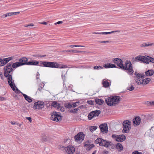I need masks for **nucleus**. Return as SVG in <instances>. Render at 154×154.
<instances>
[{
    "instance_id": "obj_30",
    "label": "nucleus",
    "mask_w": 154,
    "mask_h": 154,
    "mask_svg": "<svg viewBox=\"0 0 154 154\" xmlns=\"http://www.w3.org/2000/svg\"><path fill=\"white\" fill-rule=\"evenodd\" d=\"M44 107V103L42 101H39V109H42Z\"/></svg>"
},
{
    "instance_id": "obj_50",
    "label": "nucleus",
    "mask_w": 154,
    "mask_h": 154,
    "mask_svg": "<svg viewBox=\"0 0 154 154\" xmlns=\"http://www.w3.org/2000/svg\"><path fill=\"white\" fill-rule=\"evenodd\" d=\"M116 66L115 64H110V66L109 67V68H116Z\"/></svg>"
},
{
    "instance_id": "obj_3",
    "label": "nucleus",
    "mask_w": 154,
    "mask_h": 154,
    "mask_svg": "<svg viewBox=\"0 0 154 154\" xmlns=\"http://www.w3.org/2000/svg\"><path fill=\"white\" fill-rule=\"evenodd\" d=\"M120 100L121 98L119 96H114L107 98L105 101L109 106H115L119 103Z\"/></svg>"
},
{
    "instance_id": "obj_17",
    "label": "nucleus",
    "mask_w": 154,
    "mask_h": 154,
    "mask_svg": "<svg viewBox=\"0 0 154 154\" xmlns=\"http://www.w3.org/2000/svg\"><path fill=\"white\" fill-rule=\"evenodd\" d=\"M126 138L125 136L123 134L118 135L116 141L119 142H122L124 141Z\"/></svg>"
},
{
    "instance_id": "obj_4",
    "label": "nucleus",
    "mask_w": 154,
    "mask_h": 154,
    "mask_svg": "<svg viewBox=\"0 0 154 154\" xmlns=\"http://www.w3.org/2000/svg\"><path fill=\"white\" fill-rule=\"evenodd\" d=\"M95 143L98 144L99 146L108 147L109 146L111 145L112 143L111 142L108 141L104 140L101 138H98L95 141Z\"/></svg>"
},
{
    "instance_id": "obj_15",
    "label": "nucleus",
    "mask_w": 154,
    "mask_h": 154,
    "mask_svg": "<svg viewBox=\"0 0 154 154\" xmlns=\"http://www.w3.org/2000/svg\"><path fill=\"white\" fill-rule=\"evenodd\" d=\"M150 80V79L146 78L144 79H143V80L141 82L138 81L137 83L139 85H144L148 84Z\"/></svg>"
},
{
    "instance_id": "obj_31",
    "label": "nucleus",
    "mask_w": 154,
    "mask_h": 154,
    "mask_svg": "<svg viewBox=\"0 0 154 154\" xmlns=\"http://www.w3.org/2000/svg\"><path fill=\"white\" fill-rule=\"evenodd\" d=\"M63 72H62V78L63 79V86H65L66 88V87L65 85V74H63Z\"/></svg>"
},
{
    "instance_id": "obj_40",
    "label": "nucleus",
    "mask_w": 154,
    "mask_h": 154,
    "mask_svg": "<svg viewBox=\"0 0 154 154\" xmlns=\"http://www.w3.org/2000/svg\"><path fill=\"white\" fill-rule=\"evenodd\" d=\"M65 106L67 108H71L72 107L71 104L69 103H66L65 104Z\"/></svg>"
},
{
    "instance_id": "obj_51",
    "label": "nucleus",
    "mask_w": 154,
    "mask_h": 154,
    "mask_svg": "<svg viewBox=\"0 0 154 154\" xmlns=\"http://www.w3.org/2000/svg\"><path fill=\"white\" fill-rule=\"evenodd\" d=\"M103 67L106 68H109V67L108 66V65H107V63H105L103 65Z\"/></svg>"
},
{
    "instance_id": "obj_22",
    "label": "nucleus",
    "mask_w": 154,
    "mask_h": 154,
    "mask_svg": "<svg viewBox=\"0 0 154 154\" xmlns=\"http://www.w3.org/2000/svg\"><path fill=\"white\" fill-rule=\"evenodd\" d=\"M154 73V71L152 69H149L145 72V75L147 76H151L153 75Z\"/></svg>"
},
{
    "instance_id": "obj_27",
    "label": "nucleus",
    "mask_w": 154,
    "mask_h": 154,
    "mask_svg": "<svg viewBox=\"0 0 154 154\" xmlns=\"http://www.w3.org/2000/svg\"><path fill=\"white\" fill-rule=\"evenodd\" d=\"M95 101L96 103L99 105L102 104L104 102V101L101 99L96 98L95 99Z\"/></svg>"
},
{
    "instance_id": "obj_46",
    "label": "nucleus",
    "mask_w": 154,
    "mask_h": 154,
    "mask_svg": "<svg viewBox=\"0 0 154 154\" xmlns=\"http://www.w3.org/2000/svg\"><path fill=\"white\" fill-rule=\"evenodd\" d=\"M88 103L89 104L91 105H94V102L92 100L88 101Z\"/></svg>"
},
{
    "instance_id": "obj_28",
    "label": "nucleus",
    "mask_w": 154,
    "mask_h": 154,
    "mask_svg": "<svg viewBox=\"0 0 154 154\" xmlns=\"http://www.w3.org/2000/svg\"><path fill=\"white\" fill-rule=\"evenodd\" d=\"M66 52H70L73 53H78L82 52V51H77L76 50H67L64 51Z\"/></svg>"
},
{
    "instance_id": "obj_62",
    "label": "nucleus",
    "mask_w": 154,
    "mask_h": 154,
    "mask_svg": "<svg viewBox=\"0 0 154 154\" xmlns=\"http://www.w3.org/2000/svg\"><path fill=\"white\" fill-rule=\"evenodd\" d=\"M46 56V55H39V57H45Z\"/></svg>"
},
{
    "instance_id": "obj_38",
    "label": "nucleus",
    "mask_w": 154,
    "mask_h": 154,
    "mask_svg": "<svg viewBox=\"0 0 154 154\" xmlns=\"http://www.w3.org/2000/svg\"><path fill=\"white\" fill-rule=\"evenodd\" d=\"M38 107V101L35 102L34 103L33 108L34 109H36L37 107Z\"/></svg>"
},
{
    "instance_id": "obj_26",
    "label": "nucleus",
    "mask_w": 154,
    "mask_h": 154,
    "mask_svg": "<svg viewBox=\"0 0 154 154\" xmlns=\"http://www.w3.org/2000/svg\"><path fill=\"white\" fill-rule=\"evenodd\" d=\"M51 105L54 107L57 108L58 109H59L60 106V104L56 101H54L52 103Z\"/></svg>"
},
{
    "instance_id": "obj_19",
    "label": "nucleus",
    "mask_w": 154,
    "mask_h": 154,
    "mask_svg": "<svg viewBox=\"0 0 154 154\" xmlns=\"http://www.w3.org/2000/svg\"><path fill=\"white\" fill-rule=\"evenodd\" d=\"M84 146L86 147V149L88 150H90L94 146V145L93 144H90L88 143H85Z\"/></svg>"
},
{
    "instance_id": "obj_23",
    "label": "nucleus",
    "mask_w": 154,
    "mask_h": 154,
    "mask_svg": "<svg viewBox=\"0 0 154 154\" xmlns=\"http://www.w3.org/2000/svg\"><path fill=\"white\" fill-rule=\"evenodd\" d=\"M116 149L119 152L122 151L123 149V147L122 144L120 143H117L116 144Z\"/></svg>"
},
{
    "instance_id": "obj_36",
    "label": "nucleus",
    "mask_w": 154,
    "mask_h": 154,
    "mask_svg": "<svg viewBox=\"0 0 154 154\" xmlns=\"http://www.w3.org/2000/svg\"><path fill=\"white\" fill-rule=\"evenodd\" d=\"M7 63L6 61L4 60V59H2V63H1L0 66H5Z\"/></svg>"
},
{
    "instance_id": "obj_8",
    "label": "nucleus",
    "mask_w": 154,
    "mask_h": 154,
    "mask_svg": "<svg viewBox=\"0 0 154 154\" xmlns=\"http://www.w3.org/2000/svg\"><path fill=\"white\" fill-rule=\"evenodd\" d=\"M137 59L146 64H148L150 62L154 63V59L148 56H139L137 57Z\"/></svg>"
},
{
    "instance_id": "obj_57",
    "label": "nucleus",
    "mask_w": 154,
    "mask_h": 154,
    "mask_svg": "<svg viewBox=\"0 0 154 154\" xmlns=\"http://www.w3.org/2000/svg\"><path fill=\"white\" fill-rule=\"evenodd\" d=\"M143 78H144V76L143 77H142V78H140L138 80H139V81L140 82H141V81H142V80H143Z\"/></svg>"
},
{
    "instance_id": "obj_55",
    "label": "nucleus",
    "mask_w": 154,
    "mask_h": 154,
    "mask_svg": "<svg viewBox=\"0 0 154 154\" xmlns=\"http://www.w3.org/2000/svg\"><path fill=\"white\" fill-rule=\"evenodd\" d=\"M92 34H102V32H93L92 33Z\"/></svg>"
},
{
    "instance_id": "obj_44",
    "label": "nucleus",
    "mask_w": 154,
    "mask_h": 154,
    "mask_svg": "<svg viewBox=\"0 0 154 154\" xmlns=\"http://www.w3.org/2000/svg\"><path fill=\"white\" fill-rule=\"evenodd\" d=\"M118 136V135H116V134H114L112 135V137L113 139H114L116 141Z\"/></svg>"
},
{
    "instance_id": "obj_48",
    "label": "nucleus",
    "mask_w": 154,
    "mask_h": 154,
    "mask_svg": "<svg viewBox=\"0 0 154 154\" xmlns=\"http://www.w3.org/2000/svg\"><path fill=\"white\" fill-rule=\"evenodd\" d=\"M45 84L44 83L42 82L40 83L39 84V86L42 89V88H43L45 85Z\"/></svg>"
},
{
    "instance_id": "obj_18",
    "label": "nucleus",
    "mask_w": 154,
    "mask_h": 154,
    "mask_svg": "<svg viewBox=\"0 0 154 154\" xmlns=\"http://www.w3.org/2000/svg\"><path fill=\"white\" fill-rule=\"evenodd\" d=\"M133 123L136 125H139L140 123V117L137 116L133 119Z\"/></svg>"
},
{
    "instance_id": "obj_13",
    "label": "nucleus",
    "mask_w": 154,
    "mask_h": 154,
    "mask_svg": "<svg viewBox=\"0 0 154 154\" xmlns=\"http://www.w3.org/2000/svg\"><path fill=\"white\" fill-rule=\"evenodd\" d=\"M100 130L103 133H107L108 132V126L106 124L104 123L101 124L99 126Z\"/></svg>"
},
{
    "instance_id": "obj_29",
    "label": "nucleus",
    "mask_w": 154,
    "mask_h": 154,
    "mask_svg": "<svg viewBox=\"0 0 154 154\" xmlns=\"http://www.w3.org/2000/svg\"><path fill=\"white\" fill-rule=\"evenodd\" d=\"M145 103L147 106H154V101H147L145 102Z\"/></svg>"
},
{
    "instance_id": "obj_33",
    "label": "nucleus",
    "mask_w": 154,
    "mask_h": 154,
    "mask_svg": "<svg viewBox=\"0 0 154 154\" xmlns=\"http://www.w3.org/2000/svg\"><path fill=\"white\" fill-rule=\"evenodd\" d=\"M85 47L84 46L78 45H71L69 46V47L71 48H73L74 47Z\"/></svg>"
},
{
    "instance_id": "obj_2",
    "label": "nucleus",
    "mask_w": 154,
    "mask_h": 154,
    "mask_svg": "<svg viewBox=\"0 0 154 154\" xmlns=\"http://www.w3.org/2000/svg\"><path fill=\"white\" fill-rule=\"evenodd\" d=\"M40 65H39V66L50 68L60 69L68 68V66L66 65L59 64L55 62H49L46 61L42 62L41 61H40Z\"/></svg>"
},
{
    "instance_id": "obj_16",
    "label": "nucleus",
    "mask_w": 154,
    "mask_h": 154,
    "mask_svg": "<svg viewBox=\"0 0 154 154\" xmlns=\"http://www.w3.org/2000/svg\"><path fill=\"white\" fill-rule=\"evenodd\" d=\"M134 75H135L134 76V79L137 83L139 81L138 80L139 79L142 78V77H143L144 76L143 74H140L139 73L136 72L135 73Z\"/></svg>"
},
{
    "instance_id": "obj_54",
    "label": "nucleus",
    "mask_w": 154,
    "mask_h": 154,
    "mask_svg": "<svg viewBox=\"0 0 154 154\" xmlns=\"http://www.w3.org/2000/svg\"><path fill=\"white\" fill-rule=\"evenodd\" d=\"M63 23V22L62 21H59L56 23H55V24H61V23Z\"/></svg>"
},
{
    "instance_id": "obj_1",
    "label": "nucleus",
    "mask_w": 154,
    "mask_h": 154,
    "mask_svg": "<svg viewBox=\"0 0 154 154\" xmlns=\"http://www.w3.org/2000/svg\"><path fill=\"white\" fill-rule=\"evenodd\" d=\"M12 62H10L8 63L7 65L5 66L4 68V76L8 77V83L13 91L15 90V85L14 83V80L12 79V76L9 74L13 71V69L12 67Z\"/></svg>"
},
{
    "instance_id": "obj_35",
    "label": "nucleus",
    "mask_w": 154,
    "mask_h": 154,
    "mask_svg": "<svg viewBox=\"0 0 154 154\" xmlns=\"http://www.w3.org/2000/svg\"><path fill=\"white\" fill-rule=\"evenodd\" d=\"M118 31H115L110 32H102V34L107 35L109 34L112 33L114 32H119Z\"/></svg>"
},
{
    "instance_id": "obj_61",
    "label": "nucleus",
    "mask_w": 154,
    "mask_h": 154,
    "mask_svg": "<svg viewBox=\"0 0 154 154\" xmlns=\"http://www.w3.org/2000/svg\"><path fill=\"white\" fill-rule=\"evenodd\" d=\"M40 23L41 24H45V25H47L48 23L47 22H44L41 23Z\"/></svg>"
},
{
    "instance_id": "obj_41",
    "label": "nucleus",
    "mask_w": 154,
    "mask_h": 154,
    "mask_svg": "<svg viewBox=\"0 0 154 154\" xmlns=\"http://www.w3.org/2000/svg\"><path fill=\"white\" fill-rule=\"evenodd\" d=\"M11 15H11V13H7L5 14H4L3 15H2V17L3 18H4L5 17H7L8 16H11Z\"/></svg>"
},
{
    "instance_id": "obj_7",
    "label": "nucleus",
    "mask_w": 154,
    "mask_h": 154,
    "mask_svg": "<svg viewBox=\"0 0 154 154\" xmlns=\"http://www.w3.org/2000/svg\"><path fill=\"white\" fill-rule=\"evenodd\" d=\"M123 128L122 132L123 133L129 132L131 127V122L129 120H126L124 121L122 123Z\"/></svg>"
},
{
    "instance_id": "obj_6",
    "label": "nucleus",
    "mask_w": 154,
    "mask_h": 154,
    "mask_svg": "<svg viewBox=\"0 0 154 154\" xmlns=\"http://www.w3.org/2000/svg\"><path fill=\"white\" fill-rule=\"evenodd\" d=\"M121 69L127 70V73L131 75L134 72L132 64L129 60H126V61L125 66L123 65V67H122Z\"/></svg>"
},
{
    "instance_id": "obj_12",
    "label": "nucleus",
    "mask_w": 154,
    "mask_h": 154,
    "mask_svg": "<svg viewBox=\"0 0 154 154\" xmlns=\"http://www.w3.org/2000/svg\"><path fill=\"white\" fill-rule=\"evenodd\" d=\"M85 134L82 132H80L76 135L74 138L76 141L82 142L84 138Z\"/></svg>"
},
{
    "instance_id": "obj_20",
    "label": "nucleus",
    "mask_w": 154,
    "mask_h": 154,
    "mask_svg": "<svg viewBox=\"0 0 154 154\" xmlns=\"http://www.w3.org/2000/svg\"><path fill=\"white\" fill-rule=\"evenodd\" d=\"M25 100L27 101L29 103H31L32 101V98L27 95L21 93Z\"/></svg>"
},
{
    "instance_id": "obj_64",
    "label": "nucleus",
    "mask_w": 154,
    "mask_h": 154,
    "mask_svg": "<svg viewBox=\"0 0 154 154\" xmlns=\"http://www.w3.org/2000/svg\"><path fill=\"white\" fill-rule=\"evenodd\" d=\"M38 72H37V74H36L37 75H36V79H37V80L38 79Z\"/></svg>"
},
{
    "instance_id": "obj_21",
    "label": "nucleus",
    "mask_w": 154,
    "mask_h": 154,
    "mask_svg": "<svg viewBox=\"0 0 154 154\" xmlns=\"http://www.w3.org/2000/svg\"><path fill=\"white\" fill-rule=\"evenodd\" d=\"M102 84L105 88H107L109 86V83L108 82L107 79H104L103 80Z\"/></svg>"
},
{
    "instance_id": "obj_11",
    "label": "nucleus",
    "mask_w": 154,
    "mask_h": 154,
    "mask_svg": "<svg viewBox=\"0 0 154 154\" xmlns=\"http://www.w3.org/2000/svg\"><path fill=\"white\" fill-rule=\"evenodd\" d=\"M112 61L113 63L117 64L120 68L122 69L123 67V61L121 59L118 58H113Z\"/></svg>"
},
{
    "instance_id": "obj_39",
    "label": "nucleus",
    "mask_w": 154,
    "mask_h": 154,
    "mask_svg": "<svg viewBox=\"0 0 154 154\" xmlns=\"http://www.w3.org/2000/svg\"><path fill=\"white\" fill-rule=\"evenodd\" d=\"M134 87L132 85H131V86L130 87H128L127 88V89L129 90L130 91H131L134 90Z\"/></svg>"
},
{
    "instance_id": "obj_60",
    "label": "nucleus",
    "mask_w": 154,
    "mask_h": 154,
    "mask_svg": "<svg viewBox=\"0 0 154 154\" xmlns=\"http://www.w3.org/2000/svg\"><path fill=\"white\" fill-rule=\"evenodd\" d=\"M108 151L106 150H105L104 151V154H108Z\"/></svg>"
},
{
    "instance_id": "obj_58",
    "label": "nucleus",
    "mask_w": 154,
    "mask_h": 154,
    "mask_svg": "<svg viewBox=\"0 0 154 154\" xmlns=\"http://www.w3.org/2000/svg\"><path fill=\"white\" fill-rule=\"evenodd\" d=\"M4 60H5V61H6L7 62V63H8V62L9 61V60L8 59V58H4Z\"/></svg>"
},
{
    "instance_id": "obj_9",
    "label": "nucleus",
    "mask_w": 154,
    "mask_h": 154,
    "mask_svg": "<svg viewBox=\"0 0 154 154\" xmlns=\"http://www.w3.org/2000/svg\"><path fill=\"white\" fill-rule=\"evenodd\" d=\"M60 113L56 112H53L51 114V119L54 121L58 122L60 120L61 116L60 115Z\"/></svg>"
},
{
    "instance_id": "obj_24",
    "label": "nucleus",
    "mask_w": 154,
    "mask_h": 154,
    "mask_svg": "<svg viewBox=\"0 0 154 154\" xmlns=\"http://www.w3.org/2000/svg\"><path fill=\"white\" fill-rule=\"evenodd\" d=\"M38 64V61L35 60H31L29 62H27L26 65H36Z\"/></svg>"
},
{
    "instance_id": "obj_45",
    "label": "nucleus",
    "mask_w": 154,
    "mask_h": 154,
    "mask_svg": "<svg viewBox=\"0 0 154 154\" xmlns=\"http://www.w3.org/2000/svg\"><path fill=\"white\" fill-rule=\"evenodd\" d=\"M78 102H76V103H73L71 104V106H72V107H75L77 106L76 103H78Z\"/></svg>"
},
{
    "instance_id": "obj_32",
    "label": "nucleus",
    "mask_w": 154,
    "mask_h": 154,
    "mask_svg": "<svg viewBox=\"0 0 154 154\" xmlns=\"http://www.w3.org/2000/svg\"><path fill=\"white\" fill-rule=\"evenodd\" d=\"M97 128V127L96 126H91L90 128V131L93 132Z\"/></svg>"
},
{
    "instance_id": "obj_42",
    "label": "nucleus",
    "mask_w": 154,
    "mask_h": 154,
    "mask_svg": "<svg viewBox=\"0 0 154 154\" xmlns=\"http://www.w3.org/2000/svg\"><path fill=\"white\" fill-rule=\"evenodd\" d=\"M79 110V108H75L73 109H72L70 110V111L71 112L73 113H75L76 112Z\"/></svg>"
},
{
    "instance_id": "obj_10",
    "label": "nucleus",
    "mask_w": 154,
    "mask_h": 154,
    "mask_svg": "<svg viewBox=\"0 0 154 154\" xmlns=\"http://www.w3.org/2000/svg\"><path fill=\"white\" fill-rule=\"evenodd\" d=\"M100 113V111L99 110H96L93 111L90 113L88 115V119L89 120H91L95 117L98 116Z\"/></svg>"
},
{
    "instance_id": "obj_56",
    "label": "nucleus",
    "mask_w": 154,
    "mask_h": 154,
    "mask_svg": "<svg viewBox=\"0 0 154 154\" xmlns=\"http://www.w3.org/2000/svg\"><path fill=\"white\" fill-rule=\"evenodd\" d=\"M5 100V98L4 97H0V100L1 101H3Z\"/></svg>"
},
{
    "instance_id": "obj_53",
    "label": "nucleus",
    "mask_w": 154,
    "mask_h": 154,
    "mask_svg": "<svg viewBox=\"0 0 154 154\" xmlns=\"http://www.w3.org/2000/svg\"><path fill=\"white\" fill-rule=\"evenodd\" d=\"M43 140L44 141H46L48 140V138L47 137H45L43 138Z\"/></svg>"
},
{
    "instance_id": "obj_49",
    "label": "nucleus",
    "mask_w": 154,
    "mask_h": 154,
    "mask_svg": "<svg viewBox=\"0 0 154 154\" xmlns=\"http://www.w3.org/2000/svg\"><path fill=\"white\" fill-rule=\"evenodd\" d=\"M11 15H17L20 12H11Z\"/></svg>"
},
{
    "instance_id": "obj_43",
    "label": "nucleus",
    "mask_w": 154,
    "mask_h": 154,
    "mask_svg": "<svg viewBox=\"0 0 154 154\" xmlns=\"http://www.w3.org/2000/svg\"><path fill=\"white\" fill-rule=\"evenodd\" d=\"M132 154H143V153L138 151H135L132 152Z\"/></svg>"
},
{
    "instance_id": "obj_37",
    "label": "nucleus",
    "mask_w": 154,
    "mask_h": 154,
    "mask_svg": "<svg viewBox=\"0 0 154 154\" xmlns=\"http://www.w3.org/2000/svg\"><path fill=\"white\" fill-rule=\"evenodd\" d=\"M94 69H97V70H99L100 69H102L103 68V67L102 66H95L94 67Z\"/></svg>"
},
{
    "instance_id": "obj_34",
    "label": "nucleus",
    "mask_w": 154,
    "mask_h": 154,
    "mask_svg": "<svg viewBox=\"0 0 154 154\" xmlns=\"http://www.w3.org/2000/svg\"><path fill=\"white\" fill-rule=\"evenodd\" d=\"M34 26L33 23H31L29 24H26L24 26L25 27H28L29 28H31L32 27Z\"/></svg>"
},
{
    "instance_id": "obj_14",
    "label": "nucleus",
    "mask_w": 154,
    "mask_h": 154,
    "mask_svg": "<svg viewBox=\"0 0 154 154\" xmlns=\"http://www.w3.org/2000/svg\"><path fill=\"white\" fill-rule=\"evenodd\" d=\"M67 154H73L75 151L74 147L72 146H69L65 148Z\"/></svg>"
},
{
    "instance_id": "obj_47",
    "label": "nucleus",
    "mask_w": 154,
    "mask_h": 154,
    "mask_svg": "<svg viewBox=\"0 0 154 154\" xmlns=\"http://www.w3.org/2000/svg\"><path fill=\"white\" fill-rule=\"evenodd\" d=\"M15 88H16V91H15V92L16 93L19 94L20 93H21L22 92L19 90L17 88H16V87H15ZM15 90H16V89H15ZM15 90H14V91H15Z\"/></svg>"
},
{
    "instance_id": "obj_59",
    "label": "nucleus",
    "mask_w": 154,
    "mask_h": 154,
    "mask_svg": "<svg viewBox=\"0 0 154 154\" xmlns=\"http://www.w3.org/2000/svg\"><path fill=\"white\" fill-rule=\"evenodd\" d=\"M8 59L9 60V61L11 60H12L13 59V57H8Z\"/></svg>"
},
{
    "instance_id": "obj_25",
    "label": "nucleus",
    "mask_w": 154,
    "mask_h": 154,
    "mask_svg": "<svg viewBox=\"0 0 154 154\" xmlns=\"http://www.w3.org/2000/svg\"><path fill=\"white\" fill-rule=\"evenodd\" d=\"M153 45H154V43H151L150 42H148L147 43H143L140 45V47H144L151 46Z\"/></svg>"
},
{
    "instance_id": "obj_63",
    "label": "nucleus",
    "mask_w": 154,
    "mask_h": 154,
    "mask_svg": "<svg viewBox=\"0 0 154 154\" xmlns=\"http://www.w3.org/2000/svg\"><path fill=\"white\" fill-rule=\"evenodd\" d=\"M109 41H104L102 42H101L102 43H106V42H109Z\"/></svg>"
},
{
    "instance_id": "obj_52",
    "label": "nucleus",
    "mask_w": 154,
    "mask_h": 154,
    "mask_svg": "<svg viewBox=\"0 0 154 154\" xmlns=\"http://www.w3.org/2000/svg\"><path fill=\"white\" fill-rule=\"evenodd\" d=\"M26 119L28 120L30 122H32L31 118L30 117H26Z\"/></svg>"
},
{
    "instance_id": "obj_5",
    "label": "nucleus",
    "mask_w": 154,
    "mask_h": 154,
    "mask_svg": "<svg viewBox=\"0 0 154 154\" xmlns=\"http://www.w3.org/2000/svg\"><path fill=\"white\" fill-rule=\"evenodd\" d=\"M28 59L26 57H22L19 60L18 62L14 63L12 65V67L14 68H16L19 66L26 65Z\"/></svg>"
}]
</instances>
